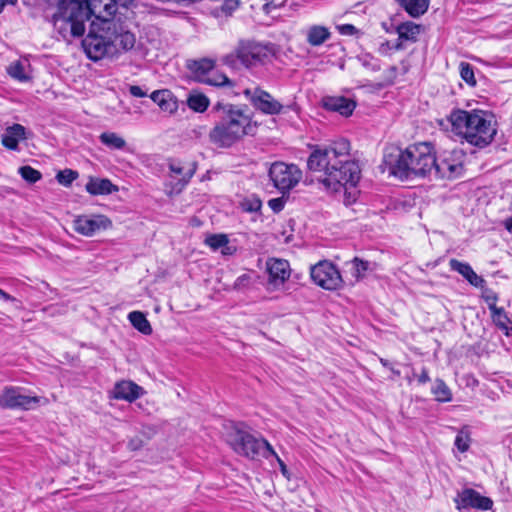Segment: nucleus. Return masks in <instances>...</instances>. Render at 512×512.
<instances>
[{"label":"nucleus","mask_w":512,"mask_h":512,"mask_svg":"<svg viewBox=\"0 0 512 512\" xmlns=\"http://www.w3.org/2000/svg\"><path fill=\"white\" fill-rule=\"evenodd\" d=\"M240 3V0H224L223 4L221 5V11L226 16H231L233 12L239 8Z\"/></svg>","instance_id":"43"},{"label":"nucleus","mask_w":512,"mask_h":512,"mask_svg":"<svg viewBox=\"0 0 512 512\" xmlns=\"http://www.w3.org/2000/svg\"><path fill=\"white\" fill-rule=\"evenodd\" d=\"M310 275L315 284L326 290H336L343 283L339 270L328 260L320 261L312 266Z\"/></svg>","instance_id":"10"},{"label":"nucleus","mask_w":512,"mask_h":512,"mask_svg":"<svg viewBox=\"0 0 512 512\" xmlns=\"http://www.w3.org/2000/svg\"><path fill=\"white\" fill-rule=\"evenodd\" d=\"M275 458L277 459V462L280 465V469H281L282 474L286 476L287 473H288V470H287V467H286L285 463L280 459V457L278 455Z\"/></svg>","instance_id":"53"},{"label":"nucleus","mask_w":512,"mask_h":512,"mask_svg":"<svg viewBox=\"0 0 512 512\" xmlns=\"http://www.w3.org/2000/svg\"><path fill=\"white\" fill-rule=\"evenodd\" d=\"M237 60H239V59L237 58L236 52L228 54V55L224 56L222 59V61L225 65L232 67V68H236Z\"/></svg>","instance_id":"48"},{"label":"nucleus","mask_w":512,"mask_h":512,"mask_svg":"<svg viewBox=\"0 0 512 512\" xmlns=\"http://www.w3.org/2000/svg\"><path fill=\"white\" fill-rule=\"evenodd\" d=\"M469 435L460 431L455 438V446L460 452H466L469 448Z\"/></svg>","instance_id":"41"},{"label":"nucleus","mask_w":512,"mask_h":512,"mask_svg":"<svg viewBox=\"0 0 512 512\" xmlns=\"http://www.w3.org/2000/svg\"><path fill=\"white\" fill-rule=\"evenodd\" d=\"M422 31V26L411 21L403 22L396 27V32L399 40L416 42L419 34Z\"/></svg>","instance_id":"27"},{"label":"nucleus","mask_w":512,"mask_h":512,"mask_svg":"<svg viewBox=\"0 0 512 512\" xmlns=\"http://www.w3.org/2000/svg\"><path fill=\"white\" fill-rule=\"evenodd\" d=\"M449 266L452 271H456L461 274L472 286L479 288L483 287L485 284V280L481 276L477 275L470 264L453 258L450 259Z\"/></svg>","instance_id":"22"},{"label":"nucleus","mask_w":512,"mask_h":512,"mask_svg":"<svg viewBox=\"0 0 512 512\" xmlns=\"http://www.w3.org/2000/svg\"><path fill=\"white\" fill-rule=\"evenodd\" d=\"M237 251L236 246L230 245L229 243L222 247L221 253L225 256H231Z\"/></svg>","instance_id":"50"},{"label":"nucleus","mask_w":512,"mask_h":512,"mask_svg":"<svg viewBox=\"0 0 512 512\" xmlns=\"http://www.w3.org/2000/svg\"><path fill=\"white\" fill-rule=\"evenodd\" d=\"M352 264H353V269H354L353 275L356 278L363 277L364 273L369 268V262L368 261L361 260V259H359L357 257H355L353 259Z\"/></svg>","instance_id":"40"},{"label":"nucleus","mask_w":512,"mask_h":512,"mask_svg":"<svg viewBox=\"0 0 512 512\" xmlns=\"http://www.w3.org/2000/svg\"><path fill=\"white\" fill-rule=\"evenodd\" d=\"M129 92L132 96L142 98L147 96V92L144 91L140 86L137 85H131L129 87Z\"/></svg>","instance_id":"49"},{"label":"nucleus","mask_w":512,"mask_h":512,"mask_svg":"<svg viewBox=\"0 0 512 512\" xmlns=\"http://www.w3.org/2000/svg\"><path fill=\"white\" fill-rule=\"evenodd\" d=\"M455 503L458 510L474 508L487 511L493 507V501L491 498L482 496L472 488H465L459 492L455 498Z\"/></svg>","instance_id":"15"},{"label":"nucleus","mask_w":512,"mask_h":512,"mask_svg":"<svg viewBox=\"0 0 512 512\" xmlns=\"http://www.w3.org/2000/svg\"><path fill=\"white\" fill-rule=\"evenodd\" d=\"M190 109L195 112H204L209 106V99L204 94H191L187 99Z\"/></svg>","instance_id":"33"},{"label":"nucleus","mask_w":512,"mask_h":512,"mask_svg":"<svg viewBox=\"0 0 512 512\" xmlns=\"http://www.w3.org/2000/svg\"><path fill=\"white\" fill-rule=\"evenodd\" d=\"M116 12L115 0H68L61 1L58 12L55 14L57 20H62L70 25L72 36L80 37L85 32V23L92 15L99 19H108Z\"/></svg>","instance_id":"4"},{"label":"nucleus","mask_w":512,"mask_h":512,"mask_svg":"<svg viewBox=\"0 0 512 512\" xmlns=\"http://www.w3.org/2000/svg\"><path fill=\"white\" fill-rule=\"evenodd\" d=\"M111 226V220L105 215H80L73 220V229L86 237H91Z\"/></svg>","instance_id":"13"},{"label":"nucleus","mask_w":512,"mask_h":512,"mask_svg":"<svg viewBox=\"0 0 512 512\" xmlns=\"http://www.w3.org/2000/svg\"><path fill=\"white\" fill-rule=\"evenodd\" d=\"M145 393L144 389L138 384L128 381L122 380L117 382L114 385L112 394L113 398L118 400H125L128 402H133L139 397H141Z\"/></svg>","instance_id":"18"},{"label":"nucleus","mask_w":512,"mask_h":512,"mask_svg":"<svg viewBox=\"0 0 512 512\" xmlns=\"http://www.w3.org/2000/svg\"><path fill=\"white\" fill-rule=\"evenodd\" d=\"M25 139V127L14 124L6 128L2 135V145L10 150H16L20 140Z\"/></svg>","instance_id":"23"},{"label":"nucleus","mask_w":512,"mask_h":512,"mask_svg":"<svg viewBox=\"0 0 512 512\" xmlns=\"http://www.w3.org/2000/svg\"><path fill=\"white\" fill-rule=\"evenodd\" d=\"M40 402V397L24 395L21 389L16 387H6L0 393V407L3 409L28 410Z\"/></svg>","instance_id":"11"},{"label":"nucleus","mask_w":512,"mask_h":512,"mask_svg":"<svg viewBox=\"0 0 512 512\" xmlns=\"http://www.w3.org/2000/svg\"><path fill=\"white\" fill-rule=\"evenodd\" d=\"M169 170L173 174L172 177L178 179L177 183L173 187V190L180 192L188 184L196 172V164L191 163L188 165V167H185L180 162L171 161L169 163Z\"/></svg>","instance_id":"21"},{"label":"nucleus","mask_w":512,"mask_h":512,"mask_svg":"<svg viewBox=\"0 0 512 512\" xmlns=\"http://www.w3.org/2000/svg\"><path fill=\"white\" fill-rule=\"evenodd\" d=\"M205 84L216 86V87H233V82L223 73L211 72L203 82Z\"/></svg>","instance_id":"35"},{"label":"nucleus","mask_w":512,"mask_h":512,"mask_svg":"<svg viewBox=\"0 0 512 512\" xmlns=\"http://www.w3.org/2000/svg\"><path fill=\"white\" fill-rule=\"evenodd\" d=\"M241 205L246 212H258L262 207V202L258 198H251L245 199Z\"/></svg>","instance_id":"42"},{"label":"nucleus","mask_w":512,"mask_h":512,"mask_svg":"<svg viewBox=\"0 0 512 512\" xmlns=\"http://www.w3.org/2000/svg\"><path fill=\"white\" fill-rule=\"evenodd\" d=\"M267 272V290H279L290 277L291 270L289 262L283 259H269L267 261Z\"/></svg>","instance_id":"14"},{"label":"nucleus","mask_w":512,"mask_h":512,"mask_svg":"<svg viewBox=\"0 0 512 512\" xmlns=\"http://www.w3.org/2000/svg\"><path fill=\"white\" fill-rule=\"evenodd\" d=\"M381 363L384 365V366H387V361L381 359Z\"/></svg>","instance_id":"59"},{"label":"nucleus","mask_w":512,"mask_h":512,"mask_svg":"<svg viewBox=\"0 0 512 512\" xmlns=\"http://www.w3.org/2000/svg\"><path fill=\"white\" fill-rule=\"evenodd\" d=\"M432 393L438 402H450L452 400L451 390L442 379H436Z\"/></svg>","instance_id":"32"},{"label":"nucleus","mask_w":512,"mask_h":512,"mask_svg":"<svg viewBox=\"0 0 512 512\" xmlns=\"http://www.w3.org/2000/svg\"><path fill=\"white\" fill-rule=\"evenodd\" d=\"M243 94L256 110L265 115H278L283 113L286 109L294 111L298 109L296 104L288 106L282 105L269 92L260 87L254 89L247 88L243 91Z\"/></svg>","instance_id":"8"},{"label":"nucleus","mask_w":512,"mask_h":512,"mask_svg":"<svg viewBox=\"0 0 512 512\" xmlns=\"http://www.w3.org/2000/svg\"><path fill=\"white\" fill-rule=\"evenodd\" d=\"M460 76L469 85L474 86L476 79L474 75L473 67L467 62L460 63Z\"/></svg>","instance_id":"39"},{"label":"nucleus","mask_w":512,"mask_h":512,"mask_svg":"<svg viewBox=\"0 0 512 512\" xmlns=\"http://www.w3.org/2000/svg\"><path fill=\"white\" fill-rule=\"evenodd\" d=\"M85 188L91 195H108L112 192L118 191L117 186H115L109 179L92 177L87 182Z\"/></svg>","instance_id":"24"},{"label":"nucleus","mask_w":512,"mask_h":512,"mask_svg":"<svg viewBox=\"0 0 512 512\" xmlns=\"http://www.w3.org/2000/svg\"><path fill=\"white\" fill-rule=\"evenodd\" d=\"M99 139L102 144L111 149L121 150L126 146V141L115 132H103Z\"/></svg>","instance_id":"31"},{"label":"nucleus","mask_w":512,"mask_h":512,"mask_svg":"<svg viewBox=\"0 0 512 512\" xmlns=\"http://www.w3.org/2000/svg\"><path fill=\"white\" fill-rule=\"evenodd\" d=\"M453 129L476 147L484 148L494 139L497 128L493 115L481 110H454L449 116Z\"/></svg>","instance_id":"5"},{"label":"nucleus","mask_w":512,"mask_h":512,"mask_svg":"<svg viewBox=\"0 0 512 512\" xmlns=\"http://www.w3.org/2000/svg\"><path fill=\"white\" fill-rule=\"evenodd\" d=\"M323 107L328 111L337 112L344 117H348L352 115L356 108V102L344 96H328L323 98Z\"/></svg>","instance_id":"19"},{"label":"nucleus","mask_w":512,"mask_h":512,"mask_svg":"<svg viewBox=\"0 0 512 512\" xmlns=\"http://www.w3.org/2000/svg\"><path fill=\"white\" fill-rule=\"evenodd\" d=\"M270 5H271V3H269V2H266V3L264 4L263 8H264V10H265L266 12H268V8L270 7Z\"/></svg>","instance_id":"58"},{"label":"nucleus","mask_w":512,"mask_h":512,"mask_svg":"<svg viewBox=\"0 0 512 512\" xmlns=\"http://www.w3.org/2000/svg\"><path fill=\"white\" fill-rule=\"evenodd\" d=\"M307 167L320 173L318 180L333 191L347 185L354 187L360 179V167L350 158V143L346 139L315 149L307 160Z\"/></svg>","instance_id":"1"},{"label":"nucleus","mask_w":512,"mask_h":512,"mask_svg":"<svg viewBox=\"0 0 512 512\" xmlns=\"http://www.w3.org/2000/svg\"><path fill=\"white\" fill-rule=\"evenodd\" d=\"M483 299L487 303L490 311L497 307L496 302L498 301V296L494 291L486 289L483 293Z\"/></svg>","instance_id":"44"},{"label":"nucleus","mask_w":512,"mask_h":512,"mask_svg":"<svg viewBox=\"0 0 512 512\" xmlns=\"http://www.w3.org/2000/svg\"><path fill=\"white\" fill-rule=\"evenodd\" d=\"M397 3L412 17L419 18L429 8V0H396Z\"/></svg>","instance_id":"26"},{"label":"nucleus","mask_w":512,"mask_h":512,"mask_svg":"<svg viewBox=\"0 0 512 512\" xmlns=\"http://www.w3.org/2000/svg\"><path fill=\"white\" fill-rule=\"evenodd\" d=\"M491 316L493 322L499 327L501 330L505 331L506 335H509V326L511 323L509 317L507 316L505 310L500 307H496L494 310H491Z\"/></svg>","instance_id":"34"},{"label":"nucleus","mask_w":512,"mask_h":512,"mask_svg":"<svg viewBox=\"0 0 512 512\" xmlns=\"http://www.w3.org/2000/svg\"><path fill=\"white\" fill-rule=\"evenodd\" d=\"M244 136L219 121L209 132L210 142L220 148H229Z\"/></svg>","instance_id":"17"},{"label":"nucleus","mask_w":512,"mask_h":512,"mask_svg":"<svg viewBox=\"0 0 512 512\" xmlns=\"http://www.w3.org/2000/svg\"><path fill=\"white\" fill-rule=\"evenodd\" d=\"M331 32L329 29L322 25L310 26L306 31V41L311 46H320L329 40Z\"/></svg>","instance_id":"25"},{"label":"nucleus","mask_w":512,"mask_h":512,"mask_svg":"<svg viewBox=\"0 0 512 512\" xmlns=\"http://www.w3.org/2000/svg\"><path fill=\"white\" fill-rule=\"evenodd\" d=\"M128 319L132 326L144 335L152 333V327L144 313L140 311H132L128 314Z\"/></svg>","instance_id":"30"},{"label":"nucleus","mask_w":512,"mask_h":512,"mask_svg":"<svg viewBox=\"0 0 512 512\" xmlns=\"http://www.w3.org/2000/svg\"><path fill=\"white\" fill-rule=\"evenodd\" d=\"M17 0H0V13L3 11L7 4L15 5Z\"/></svg>","instance_id":"54"},{"label":"nucleus","mask_w":512,"mask_h":512,"mask_svg":"<svg viewBox=\"0 0 512 512\" xmlns=\"http://www.w3.org/2000/svg\"><path fill=\"white\" fill-rule=\"evenodd\" d=\"M216 60L212 58L190 59L186 62V68L199 82H204L208 75L214 70Z\"/></svg>","instance_id":"20"},{"label":"nucleus","mask_w":512,"mask_h":512,"mask_svg":"<svg viewBox=\"0 0 512 512\" xmlns=\"http://www.w3.org/2000/svg\"><path fill=\"white\" fill-rule=\"evenodd\" d=\"M229 239L226 234H213L206 238L205 243L212 249H222L223 246L228 244Z\"/></svg>","instance_id":"37"},{"label":"nucleus","mask_w":512,"mask_h":512,"mask_svg":"<svg viewBox=\"0 0 512 512\" xmlns=\"http://www.w3.org/2000/svg\"><path fill=\"white\" fill-rule=\"evenodd\" d=\"M269 207L274 212H280L284 208V201L282 198H273L268 201Z\"/></svg>","instance_id":"47"},{"label":"nucleus","mask_w":512,"mask_h":512,"mask_svg":"<svg viewBox=\"0 0 512 512\" xmlns=\"http://www.w3.org/2000/svg\"><path fill=\"white\" fill-rule=\"evenodd\" d=\"M509 335H512V323L511 326L509 327Z\"/></svg>","instance_id":"60"},{"label":"nucleus","mask_w":512,"mask_h":512,"mask_svg":"<svg viewBox=\"0 0 512 512\" xmlns=\"http://www.w3.org/2000/svg\"><path fill=\"white\" fill-rule=\"evenodd\" d=\"M143 440L139 436L129 439L127 447L131 451H137L143 447Z\"/></svg>","instance_id":"46"},{"label":"nucleus","mask_w":512,"mask_h":512,"mask_svg":"<svg viewBox=\"0 0 512 512\" xmlns=\"http://www.w3.org/2000/svg\"><path fill=\"white\" fill-rule=\"evenodd\" d=\"M341 33L353 35L356 32V28L351 24H345L340 28Z\"/></svg>","instance_id":"52"},{"label":"nucleus","mask_w":512,"mask_h":512,"mask_svg":"<svg viewBox=\"0 0 512 512\" xmlns=\"http://www.w3.org/2000/svg\"><path fill=\"white\" fill-rule=\"evenodd\" d=\"M403 41H404V40H399V39H398L397 43H396V44H395V46H394V49H395V50H402V49H404Z\"/></svg>","instance_id":"57"},{"label":"nucleus","mask_w":512,"mask_h":512,"mask_svg":"<svg viewBox=\"0 0 512 512\" xmlns=\"http://www.w3.org/2000/svg\"><path fill=\"white\" fill-rule=\"evenodd\" d=\"M230 444L233 450L247 458L254 459L259 455L265 458L271 456L277 457V453L273 447L265 439H257L253 435L242 431L236 430L230 439Z\"/></svg>","instance_id":"6"},{"label":"nucleus","mask_w":512,"mask_h":512,"mask_svg":"<svg viewBox=\"0 0 512 512\" xmlns=\"http://www.w3.org/2000/svg\"><path fill=\"white\" fill-rule=\"evenodd\" d=\"M251 283V277L248 274H243L239 276L234 282V288L237 290L244 289L248 287Z\"/></svg>","instance_id":"45"},{"label":"nucleus","mask_w":512,"mask_h":512,"mask_svg":"<svg viewBox=\"0 0 512 512\" xmlns=\"http://www.w3.org/2000/svg\"><path fill=\"white\" fill-rule=\"evenodd\" d=\"M19 174L25 181H27L30 184L36 183L42 177V174L40 171H38L28 165L20 167Z\"/></svg>","instance_id":"36"},{"label":"nucleus","mask_w":512,"mask_h":512,"mask_svg":"<svg viewBox=\"0 0 512 512\" xmlns=\"http://www.w3.org/2000/svg\"><path fill=\"white\" fill-rule=\"evenodd\" d=\"M383 162L389 174L401 180L425 178L432 175L435 165L434 147L429 142L412 144L404 150L390 147L385 150Z\"/></svg>","instance_id":"3"},{"label":"nucleus","mask_w":512,"mask_h":512,"mask_svg":"<svg viewBox=\"0 0 512 512\" xmlns=\"http://www.w3.org/2000/svg\"><path fill=\"white\" fill-rule=\"evenodd\" d=\"M214 110L219 113V122L243 135L251 134L256 128L251 117L238 106L219 102L214 106Z\"/></svg>","instance_id":"7"},{"label":"nucleus","mask_w":512,"mask_h":512,"mask_svg":"<svg viewBox=\"0 0 512 512\" xmlns=\"http://www.w3.org/2000/svg\"><path fill=\"white\" fill-rule=\"evenodd\" d=\"M136 43L135 35L115 19L92 21L89 32L82 40V47L92 61L114 58L132 50Z\"/></svg>","instance_id":"2"},{"label":"nucleus","mask_w":512,"mask_h":512,"mask_svg":"<svg viewBox=\"0 0 512 512\" xmlns=\"http://www.w3.org/2000/svg\"><path fill=\"white\" fill-rule=\"evenodd\" d=\"M503 224H504V227H505L509 232H512V216H511V217L506 218V219L503 221Z\"/></svg>","instance_id":"56"},{"label":"nucleus","mask_w":512,"mask_h":512,"mask_svg":"<svg viewBox=\"0 0 512 512\" xmlns=\"http://www.w3.org/2000/svg\"><path fill=\"white\" fill-rule=\"evenodd\" d=\"M0 298L4 299L5 301H14L15 298L12 297L10 294L6 293L2 289H0Z\"/></svg>","instance_id":"55"},{"label":"nucleus","mask_w":512,"mask_h":512,"mask_svg":"<svg viewBox=\"0 0 512 512\" xmlns=\"http://www.w3.org/2000/svg\"><path fill=\"white\" fill-rule=\"evenodd\" d=\"M150 98L163 111L173 112L177 108V104L172 99V94L169 90H156L151 93Z\"/></svg>","instance_id":"28"},{"label":"nucleus","mask_w":512,"mask_h":512,"mask_svg":"<svg viewBox=\"0 0 512 512\" xmlns=\"http://www.w3.org/2000/svg\"><path fill=\"white\" fill-rule=\"evenodd\" d=\"M430 381V377L428 374V370L426 368H423L421 373L418 375V382L420 384H425Z\"/></svg>","instance_id":"51"},{"label":"nucleus","mask_w":512,"mask_h":512,"mask_svg":"<svg viewBox=\"0 0 512 512\" xmlns=\"http://www.w3.org/2000/svg\"><path fill=\"white\" fill-rule=\"evenodd\" d=\"M462 171L463 164L460 160L459 153L452 152L440 160L435 158L432 174L436 178L454 179L461 175Z\"/></svg>","instance_id":"16"},{"label":"nucleus","mask_w":512,"mask_h":512,"mask_svg":"<svg viewBox=\"0 0 512 512\" xmlns=\"http://www.w3.org/2000/svg\"><path fill=\"white\" fill-rule=\"evenodd\" d=\"M79 174L77 171L71 169H64L57 173L56 180L63 186H70L74 180L78 178Z\"/></svg>","instance_id":"38"},{"label":"nucleus","mask_w":512,"mask_h":512,"mask_svg":"<svg viewBox=\"0 0 512 512\" xmlns=\"http://www.w3.org/2000/svg\"><path fill=\"white\" fill-rule=\"evenodd\" d=\"M236 55L246 68L257 66L267 58V49L259 43L240 41L236 47Z\"/></svg>","instance_id":"12"},{"label":"nucleus","mask_w":512,"mask_h":512,"mask_svg":"<svg viewBox=\"0 0 512 512\" xmlns=\"http://www.w3.org/2000/svg\"><path fill=\"white\" fill-rule=\"evenodd\" d=\"M269 176L274 186L285 192L298 184L302 178V171L294 164L275 162L270 167Z\"/></svg>","instance_id":"9"},{"label":"nucleus","mask_w":512,"mask_h":512,"mask_svg":"<svg viewBox=\"0 0 512 512\" xmlns=\"http://www.w3.org/2000/svg\"><path fill=\"white\" fill-rule=\"evenodd\" d=\"M30 68V64L27 61H14L7 67V73L15 80L19 82H27L31 79L27 69Z\"/></svg>","instance_id":"29"}]
</instances>
